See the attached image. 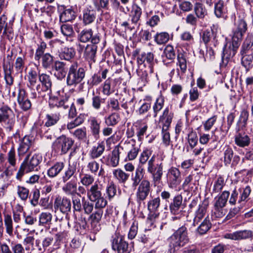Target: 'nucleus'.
Masks as SVG:
<instances>
[{"label":"nucleus","mask_w":253,"mask_h":253,"mask_svg":"<svg viewBox=\"0 0 253 253\" xmlns=\"http://www.w3.org/2000/svg\"><path fill=\"white\" fill-rule=\"evenodd\" d=\"M169 249L167 253H174L189 242L188 231L185 226L176 230L168 239Z\"/></svg>","instance_id":"obj_1"},{"label":"nucleus","mask_w":253,"mask_h":253,"mask_svg":"<svg viewBox=\"0 0 253 253\" xmlns=\"http://www.w3.org/2000/svg\"><path fill=\"white\" fill-rule=\"evenodd\" d=\"M42 160V156L39 153H35L32 156L30 155H27L21 164L16 174L17 179L21 180L25 173L38 170Z\"/></svg>","instance_id":"obj_2"},{"label":"nucleus","mask_w":253,"mask_h":253,"mask_svg":"<svg viewBox=\"0 0 253 253\" xmlns=\"http://www.w3.org/2000/svg\"><path fill=\"white\" fill-rule=\"evenodd\" d=\"M85 75V70L74 62L70 66L67 76L68 85H76L84 80Z\"/></svg>","instance_id":"obj_3"},{"label":"nucleus","mask_w":253,"mask_h":253,"mask_svg":"<svg viewBox=\"0 0 253 253\" xmlns=\"http://www.w3.org/2000/svg\"><path fill=\"white\" fill-rule=\"evenodd\" d=\"M156 156L153 155L147 163V172L152 175L154 183H160L163 174L164 164L162 162L155 163Z\"/></svg>","instance_id":"obj_4"},{"label":"nucleus","mask_w":253,"mask_h":253,"mask_svg":"<svg viewBox=\"0 0 253 253\" xmlns=\"http://www.w3.org/2000/svg\"><path fill=\"white\" fill-rule=\"evenodd\" d=\"M160 198L157 197L150 200L147 203L149 213L146 220V224L150 226L154 225L159 215L158 210L160 206Z\"/></svg>","instance_id":"obj_5"},{"label":"nucleus","mask_w":253,"mask_h":253,"mask_svg":"<svg viewBox=\"0 0 253 253\" xmlns=\"http://www.w3.org/2000/svg\"><path fill=\"white\" fill-rule=\"evenodd\" d=\"M111 244L112 249L117 253H129L131 249L128 248V243L125 241L124 237L119 233H115L112 237Z\"/></svg>","instance_id":"obj_6"},{"label":"nucleus","mask_w":253,"mask_h":253,"mask_svg":"<svg viewBox=\"0 0 253 253\" xmlns=\"http://www.w3.org/2000/svg\"><path fill=\"white\" fill-rule=\"evenodd\" d=\"M0 123L6 125V129L11 130L15 124L14 114L12 110L7 105H2L0 108Z\"/></svg>","instance_id":"obj_7"},{"label":"nucleus","mask_w":253,"mask_h":253,"mask_svg":"<svg viewBox=\"0 0 253 253\" xmlns=\"http://www.w3.org/2000/svg\"><path fill=\"white\" fill-rule=\"evenodd\" d=\"M151 192L150 181L146 179H143L137 187L135 193L136 200L140 204L145 200Z\"/></svg>","instance_id":"obj_8"},{"label":"nucleus","mask_w":253,"mask_h":253,"mask_svg":"<svg viewBox=\"0 0 253 253\" xmlns=\"http://www.w3.org/2000/svg\"><path fill=\"white\" fill-rule=\"evenodd\" d=\"M248 30L246 21L240 17L235 20L234 27L232 30V39L240 42L243 37Z\"/></svg>","instance_id":"obj_9"},{"label":"nucleus","mask_w":253,"mask_h":253,"mask_svg":"<svg viewBox=\"0 0 253 253\" xmlns=\"http://www.w3.org/2000/svg\"><path fill=\"white\" fill-rule=\"evenodd\" d=\"M74 144V141L70 138L62 135L58 137L54 142V148L61 151V154H66L71 148Z\"/></svg>","instance_id":"obj_10"},{"label":"nucleus","mask_w":253,"mask_h":253,"mask_svg":"<svg viewBox=\"0 0 253 253\" xmlns=\"http://www.w3.org/2000/svg\"><path fill=\"white\" fill-rule=\"evenodd\" d=\"M240 42L232 39V42L227 43L224 47L222 55V59L224 62L228 63L236 54L240 46Z\"/></svg>","instance_id":"obj_11"},{"label":"nucleus","mask_w":253,"mask_h":253,"mask_svg":"<svg viewBox=\"0 0 253 253\" xmlns=\"http://www.w3.org/2000/svg\"><path fill=\"white\" fill-rule=\"evenodd\" d=\"M167 177L169 186L171 188H176L181 181V173L175 167H172L168 169Z\"/></svg>","instance_id":"obj_12"},{"label":"nucleus","mask_w":253,"mask_h":253,"mask_svg":"<svg viewBox=\"0 0 253 253\" xmlns=\"http://www.w3.org/2000/svg\"><path fill=\"white\" fill-rule=\"evenodd\" d=\"M72 207L71 200L66 197H57L54 202V209L55 211H59L62 213L67 215L71 211Z\"/></svg>","instance_id":"obj_13"},{"label":"nucleus","mask_w":253,"mask_h":253,"mask_svg":"<svg viewBox=\"0 0 253 253\" xmlns=\"http://www.w3.org/2000/svg\"><path fill=\"white\" fill-rule=\"evenodd\" d=\"M39 81L41 84H39L36 86V90L39 93L42 94L45 92H51L52 86V81L51 77L46 74H39Z\"/></svg>","instance_id":"obj_14"},{"label":"nucleus","mask_w":253,"mask_h":253,"mask_svg":"<svg viewBox=\"0 0 253 253\" xmlns=\"http://www.w3.org/2000/svg\"><path fill=\"white\" fill-rule=\"evenodd\" d=\"M78 40L82 42H86L90 40L93 44H97L100 41V34L99 33L93 35L92 30L84 29L78 35Z\"/></svg>","instance_id":"obj_15"},{"label":"nucleus","mask_w":253,"mask_h":253,"mask_svg":"<svg viewBox=\"0 0 253 253\" xmlns=\"http://www.w3.org/2000/svg\"><path fill=\"white\" fill-rule=\"evenodd\" d=\"M230 193L228 191H224L221 195L215 198V202L214 204V209L215 211L218 212V216H222L223 214L222 211V209L225 206Z\"/></svg>","instance_id":"obj_16"},{"label":"nucleus","mask_w":253,"mask_h":253,"mask_svg":"<svg viewBox=\"0 0 253 253\" xmlns=\"http://www.w3.org/2000/svg\"><path fill=\"white\" fill-rule=\"evenodd\" d=\"M224 163L225 165L231 164L232 166L237 165L240 162V157L237 155H234V152L229 146H225L224 148Z\"/></svg>","instance_id":"obj_17"},{"label":"nucleus","mask_w":253,"mask_h":253,"mask_svg":"<svg viewBox=\"0 0 253 253\" xmlns=\"http://www.w3.org/2000/svg\"><path fill=\"white\" fill-rule=\"evenodd\" d=\"M17 100L20 109L23 111H28L31 108L32 103L24 89L21 88L19 89Z\"/></svg>","instance_id":"obj_18"},{"label":"nucleus","mask_w":253,"mask_h":253,"mask_svg":"<svg viewBox=\"0 0 253 253\" xmlns=\"http://www.w3.org/2000/svg\"><path fill=\"white\" fill-rule=\"evenodd\" d=\"M173 118V113L169 107H166L159 118V124L164 130L169 129Z\"/></svg>","instance_id":"obj_19"},{"label":"nucleus","mask_w":253,"mask_h":253,"mask_svg":"<svg viewBox=\"0 0 253 253\" xmlns=\"http://www.w3.org/2000/svg\"><path fill=\"white\" fill-rule=\"evenodd\" d=\"M120 148L123 150V148L120 147L119 145H117L115 147L111 152V153L109 155L107 158L106 162L107 166L115 168L119 165L120 162Z\"/></svg>","instance_id":"obj_20"},{"label":"nucleus","mask_w":253,"mask_h":253,"mask_svg":"<svg viewBox=\"0 0 253 253\" xmlns=\"http://www.w3.org/2000/svg\"><path fill=\"white\" fill-rule=\"evenodd\" d=\"M208 206L209 203L207 201H204L199 205L198 208L195 213V217L193 223L194 226L198 225L203 218L207 216V211Z\"/></svg>","instance_id":"obj_21"},{"label":"nucleus","mask_w":253,"mask_h":253,"mask_svg":"<svg viewBox=\"0 0 253 253\" xmlns=\"http://www.w3.org/2000/svg\"><path fill=\"white\" fill-rule=\"evenodd\" d=\"M103 213L102 209H95V211L89 216L91 220V227L94 233L97 232L101 229L99 223L101 219Z\"/></svg>","instance_id":"obj_22"},{"label":"nucleus","mask_w":253,"mask_h":253,"mask_svg":"<svg viewBox=\"0 0 253 253\" xmlns=\"http://www.w3.org/2000/svg\"><path fill=\"white\" fill-rule=\"evenodd\" d=\"M182 196L178 194L175 196L169 204V208L170 212L173 214H177L183 209Z\"/></svg>","instance_id":"obj_23"},{"label":"nucleus","mask_w":253,"mask_h":253,"mask_svg":"<svg viewBox=\"0 0 253 253\" xmlns=\"http://www.w3.org/2000/svg\"><path fill=\"white\" fill-rule=\"evenodd\" d=\"M127 155L125 159V161H130L134 160L137 156L139 149L135 145V141L131 139L126 144Z\"/></svg>","instance_id":"obj_24"},{"label":"nucleus","mask_w":253,"mask_h":253,"mask_svg":"<svg viewBox=\"0 0 253 253\" xmlns=\"http://www.w3.org/2000/svg\"><path fill=\"white\" fill-rule=\"evenodd\" d=\"M2 68L4 73V80L7 85L10 87L13 85L14 82V78L12 76L13 71V65L10 61L3 62Z\"/></svg>","instance_id":"obj_25"},{"label":"nucleus","mask_w":253,"mask_h":253,"mask_svg":"<svg viewBox=\"0 0 253 253\" xmlns=\"http://www.w3.org/2000/svg\"><path fill=\"white\" fill-rule=\"evenodd\" d=\"M252 232L250 230H244L228 233L225 235V238L234 240H244L251 238Z\"/></svg>","instance_id":"obj_26"},{"label":"nucleus","mask_w":253,"mask_h":253,"mask_svg":"<svg viewBox=\"0 0 253 253\" xmlns=\"http://www.w3.org/2000/svg\"><path fill=\"white\" fill-rule=\"evenodd\" d=\"M118 82V79L113 80L110 78H108L103 84V94L106 96H109L114 93L116 89V86Z\"/></svg>","instance_id":"obj_27"},{"label":"nucleus","mask_w":253,"mask_h":253,"mask_svg":"<svg viewBox=\"0 0 253 253\" xmlns=\"http://www.w3.org/2000/svg\"><path fill=\"white\" fill-rule=\"evenodd\" d=\"M102 190L101 185L94 183V184L87 189V197L88 199L91 201L102 196Z\"/></svg>","instance_id":"obj_28"},{"label":"nucleus","mask_w":253,"mask_h":253,"mask_svg":"<svg viewBox=\"0 0 253 253\" xmlns=\"http://www.w3.org/2000/svg\"><path fill=\"white\" fill-rule=\"evenodd\" d=\"M253 35L248 33L244 40L240 49V53H253Z\"/></svg>","instance_id":"obj_29"},{"label":"nucleus","mask_w":253,"mask_h":253,"mask_svg":"<svg viewBox=\"0 0 253 253\" xmlns=\"http://www.w3.org/2000/svg\"><path fill=\"white\" fill-rule=\"evenodd\" d=\"M88 123L91 134L95 139H98L99 137L100 121L94 117H90L88 119Z\"/></svg>","instance_id":"obj_30"},{"label":"nucleus","mask_w":253,"mask_h":253,"mask_svg":"<svg viewBox=\"0 0 253 253\" xmlns=\"http://www.w3.org/2000/svg\"><path fill=\"white\" fill-rule=\"evenodd\" d=\"M144 169L141 168H137L134 174L131 176V180L132 182L131 186L132 188L135 189L138 187L142 181L144 179Z\"/></svg>","instance_id":"obj_31"},{"label":"nucleus","mask_w":253,"mask_h":253,"mask_svg":"<svg viewBox=\"0 0 253 253\" xmlns=\"http://www.w3.org/2000/svg\"><path fill=\"white\" fill-rule=\"evenodd\" d=\"M217 25L213 24L210 29L205 31L203 33L202 39L205 44L208 43L212 39L214 40L217 32Z\"/></svg>","instance_id":"obj_32"},{"label":"nucleus","mask_w":253,"mask_h":253,"mask_svg":"<svg viewBox=\"0 0 253 253\" xmlns=\"http://www.w3.org/2000/svg\"><path fill=\"white\" fill-rule=\"evenodd\" d=\"M96 12L94 9L87 8L83 12V22L85 25L93 23L96 19Z\"/></svg>","instance_id":"obj_33"},{"label":"nucleus","mask_w":253,"mask_h":253,"mask_svg":"<svg viewBox=\"0 0 253 253\" xmlns=\"http://www.w3.org/2000/svg\"><path fill=\"white\" fill-rule=\"evenodd\" d=\"M105 146L103 142L98 143L93 146L89 151V155L90 158L95 160L99 158L104 153Z\"/></svg>","instance_id":"obj_34"},{"label":"nucleus","mask_w":253,"mask_h":253,"mask_svg":"<svg viewBox=\"0 0 253 253\" xmlns=\"http://www.w3.org/2000/svg\"><path fill=\"white\" fill-rule=\"evenodd\" d=\"M53 68L55 71L54 75L57 79H62L65 77L67 71L65 63L59 61H56L54 63Z\"/></svg>","instance_id":"obj_35"},{"label":"nucleus","mask_w":253,"mask_h":253,"mask_svg":"<svg viewBox=\"0 0 253 253\" xmlns=\"http://www.w3.org/2000/svg\"><path fill=\"white\" fill-rule=\"evenodd\" d=\"M112 173L114 178L120 184H125L129 177L128 173L120 168L113 169Z\"/></svg>","instance_id":"obj_36"},{"label":"nucleus","mask_w":253,"mask_h":253,"mask_svg":"<svg viewBox=\"0 0 253 253\" xmlns=\"http://www.w3.org/2000/svg\"><path fill=\"white\" fill-rule=\"evenodd\" d=\"M60 10H63L60 15V20L62 22L70 21L75 18V13L72 8H65L64 6H61L59 8Z\"/></svg>","instance_id":"obj_37"},{"label":"nucleus","mask_w":253,"mask_h":253,"mask_svg":"<svg viewBox=\"0 0 253 253\" xmlns=\"http://www.w3.org/2000/svg\"><path fill=\"white\" fill-rule=\"evenodd\" d=\"M65 167V164L63 162H56L51 167L47 170V175L50 177H54L58 175Z\"/></svg>","instance_id":"obj_38"},{"label":"nucleus","mask_w":253,"mask_h":253,"mask_svg":"<svg viewBox=\"0 0 253 253\" xmlns=\"http://www.w3.org/2000/svg\"><path fill=\"white\" fill-rule=\"evenodd\" d=\"M96 44L93 43L87 44L84 50V57L88 61L95 62L94 57L97 48Z\"/></svg>","instance_id":"obj_39"},{"label":"nucleus","mask_w":253,"mask_h":253,"mask_svg":"<svg viewBox=\"0 0 253 253\" xmlns=\"http://www.w3.org/2000/svg\"><path fill=\"white\" fill-rule=\"evenodd\" d=\"M241 64L247 71H249L253 67V53H240Z\"/></svg>","instance_id":"obj_40"},{"label":"nucleus","mask_w":253,"mask_h":253,"mask_svg":"<svg viewBox=\"0 0 253 253\" xmlns=\"http://www.w3.org/2000/svg\"><path fill=\"white\" fill-rule=\"evenodd\" d=\"M141 14V8L136 4L133 5L130 13V17L132 24L134 25L137 24L140 21Z\"/></svg>","instance_id":"obj_41"},{"label":"nucleus","mask_w":253,"mask_h":253,"mask_svg":"<svg viewBox=\"0 0 253 253\" xmlns=\"http://www.w3.org/2000/svg\"><path fill=\"white\" fill-rule=\"evenodd\" d=\"M235 142L237 146L244 147L250 144V138L245 133H239L235 136Z\"/></svg>","instance_id":"obj_42"},{"label":"nucleus","mask_w":253,"mask_h":253,"mask_svg":"<svg viewBox=\"0 0 253 253\" xmlns=\"http://www.w3.org/2000/svg\"><path fill=\"white\" fill-rule=\"evenodd\" d=\"M32 143V140L29 136H25L18 149V154L19 156L23 155L26 153L29 150Z\"/></svg>","instance_id":"obj_43"},{"label":"nucleus","mask_w":253,"mask_h":253,"mask_svg":"<svg viewBox=\"0 0 253 253\" xmlns=\"http://www.w3.org/2000/svg\"><path fill=\"white\" fill-rule=\"evenodd\" d=\"M60 115L59 112L51 113L46 115L45 126L50 127L56 125L59 121Z\"/></svg>","instance_id":"obj_44"},{"label":"nucleus","mask_w":253,"mask_h":253,"mask_svg":"<svg viewBox=\"0 0 253 253\" xmlns=\"http://www.w3.org/2000/svg\"><path fill=\"white\" fill-rule=\"evenodd\" d=\"M77 169L76 163H73L72 164H69L62 177V181L64 182L68 181L75 173Z\"/></svg>","instance_id":"obj_45"},{"label":"nucleus","mask_w":253,"mask_h":253,"mask_svg":"<svg viewBox=\"0 0 253 253\" xmlns=\"http://www.w3.org/2000/svg\"><path fill=\"white\" fill-rule=\"evenodd\" d=\"M47 48V44L42 40H41L37 44V48L35 54V59L39 61L42 55L45 54L46 49Z\"/></svg>","instance_id":"obj_46"},{"label":"nucleus","mask_w":253,"mask_h":253,"mask_svg":"<svg viewBox=\"0 0 253 253\" xmlns=\"http://www.w3.org/2000/svg\"><path fill=\"white\" fill-rule=\"evenodd\" d=\"M211 227V223L210 221L209 216H207L199 225L196 230V231L199 235H204L210 229Z\"/></svg>","instance_id":"obj_47"},{"label":"nucleus","mask_w":253,"mask_h":253,"mask_svg":"<svg viewBox=\"0 0 253 253\" xmlns=\"http://www.w3.org/2000/svg\"><path fill=\"white\" fill-rule=\"evenodd\" d=\"M154 60V54L151 52H142L137 57V62L138 64L141 65L146 62L151 64Z\"/></svg>","instance_id":"obj_48"},{"label":"nucleus","mask_w":253,"mask_h":253,"mask_svg":"<svg viewBox=\"0 0 253 253\" xmlns=\"http://www.w3.org/2000/svg\"><path fill=\"white\" fill-rule=\"evenodd\" d=\"M75 54L76 52L74 48L65 47L62 49L59 56L62 59L70 60L74 57Z\"/></svg>","instance_id":"obj_49"},{"label":"nucleus","mask_w":253,"mask_h":253,"mask_svg":"<svg viewBox=\"0 0 253 253\" xmlns=\"http://www.w3.org/2000/svg\"><path fill=\"white\" fill-rule=\"evenodd\" d=\"M164 97L160 95L156 99L154 104L153 106V117H157L159 112L162 109L164 105Z\"/></svg>","instance_id":"obj_50"},{"label":"nucleus","mask_w":253,"mask_h":253,"mask_svg":"<svg viewBox=\"0 0 253 253\" xmlns=\"http://www.w3.org/2000/svg\"><path fill=\"white\" fill-rule=\"evenodd\" d=\"M62 190L67 195L72 197L76 195L77 184L71 182H67L63 187Z\"/></svg>","instance_id":"obj_51"},{"label":"nucleus","mask_w":253,"mask_h":253,"mask_svg":"<svg viewBox=\"0 0 253 253\" xmlns=\"http://www.w3.org/2000/svg\"><path fill=\"white\" fill-rule=\"evenodd\" d=\"M194 10L196 16L199 19H204L207 14V11L205 6L201 3L196 2Z\"/></svg>","instance_id":"obj_52"},{"label":"nucleus","mask_w":253,"mask_h":253,"mask_svg":"<svg viewBox=\"0 0 253 253\" xmlns=\"http://www.w3.org/2000/svg\"><path fill=\"white\" fill-rule=\"evenodd\" d=\"M4 223L6 233L10 236H13V221L10 215L4 214Z\"/></svg>","instance_id":"obj_53"},{"label":"nucleus","mask_w":253,"mask_h":253,"mask_svg":"<svg viewBox=\"0 0 253 253\" xmlns=\"http://www.w3.org/2000/svg\"><path fill=\"white\" fill-rule=\"evenodd\" d=\"M105 102V99L102 98L100 95H95L93 92L92 97L91 98V105L93 109L96 110H99L101 105Z\"/></svg>","instance_id":"obj_54"},{"label":"nucleus","mask_w":253,"mask_h":253,"mask_svg":"<svg viewBox=\"0 0 253 253\" xmlns=\"http://www.w3.org/2000/svg\"><path fill=\"white\" fill-rule=\"evenodd\" d=\"M226 12V8L225 7L223 1L219 0L214 6V13L216 17L219 18L224 17Z\"/></svg>","instance_id":"obj_55"},{"label":"nucleus","mask_w":253,"mask_h":253,"mask_svg":"<svg viewBox=\"0 0 253 253\" xmlns=\"http://www.w3.org/2000/svg\"><path fill=\"white\" fill-rule=\"evenodd\" d=\"M41 59L42 65L44 69H49L53 63V56L49 53H45Z\"/></svg>","instance_id":"obj_56"},{"label":"nucleus","mask_w":253,"mask_h":253,"mask_svg":"<svg viewBox=\"0 0 253 253\" xmlns=\"http://www.w3.org/2000/svg\"><path fill=\"white\" fill-rule=\"evenodd\" d=\"M155 41L158 44L167 43L169 39V34L166 32L157 33L155 36Z\"/></svg>","instance_id":"obj_57"},{"label":"nucleus","mask_w":253,"mask_h":253,"mask_svg":"<svg viewBox=\"0 0 253 253\" xmlns=\"http://www.w3.org/2000/svg\"><path fill=\"white\" fill-rule=\"evenodd\" d=\"M82 210H83L85 214H89L91 213L93 210L94 205L91 202L86 199L85 197L82 198Z\"/></svg>","instance_id":"obj_58"},{"label":"nucleus","mask_w":253,"mask_h":253,"mask_svg":"<svg viewBox=\"0 0 253 253\" xmlns=\"http://www.w3.org/2000/svg\"><path fill=\"white\" fill-rule=\"evenodd\" d=\"M119 115L113 113L105 119V123L108 126H114L119 122Z\"/></svg>","instance_id":"obj_59"},{"label":"nucleus","mask_w":253,"mask_h":253,"mask_svg":"<svg viewBox=\"0 0 253 253\" xmlns=\"http://www.w3.org/2000/svg\"><path fill=\"white\" fill-rule=\"evenodd\" d=\"M178 65L180 69L181 73L183 74L185 73L187 70V62L184 55L182 53H179L177 57Z\"/></svg>","instance_id":"obj_60"},{"label":"nucleus","mask_w":253,"mask_h":253,"mask_svg":"<svg viewBox=\"0 0 253 253\" xmlns=\"http://www.w3.org/2000/svg\"><path fill=\"white\" fill-rule=\"evenodd\" d=\"M106 192L109 200L113 198L117 194V186L114 182H109L106 187Z\"/></svg>","instance_id":"obj_61"},{"label":"nucleus","mask_w":253,"mask_h":253,"mask_svg":"<svg viewBox=\"0 0 253 253\" xmlns=\"http://www.w3.org/2000/svg\"><path fill=\"white\" fill-rule=\"evenodd\" d=\"M94 181V177L91 174L85 173L81 177L80 182L84 187L91 186Z\"/></svg>","instance_id":"obj_62"},{"label":"nucleus","mask_w":253,"mask_h":253,"mask_svg":"<svg viewBox=\"0 0 253 253\" xmlns=\"http://www.w3.org/2000/svg\"><path fill=\"white\" fill-rule=\"evenodd\" d=\"M152 154V150L149 149L144 150L140 154L139 156V163L142 165L145 164L149 160Z\"/></svg>","instance_id":"obj_63"},{"label":"nucleus","mask_w":253,"mask_h":253,"mask_svg":"<svg viewBox=\"0 0 253 253\" xmlns=\"http://www.w3.org/2000/svg\"><path fill=\"white\" fill-rule=\"evenodd\" d=\"M26 58L25 55L22 57H18L16 58L14 64L15 70L18 73H22L25 67Z\"/></svg>","instance_id":"obj_64"}]
</instances>
